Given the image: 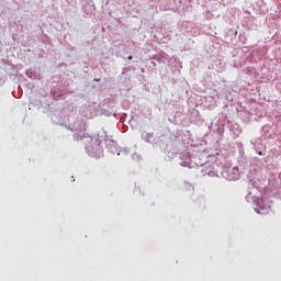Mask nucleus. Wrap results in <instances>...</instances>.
<instances>
[{"instance_id":"1","label":"nucleus","mask_w":281,"mask_h":281,"mask_svg":"<svg viewBox=\"0 0 281 281\" xmlns=\"http://www.w3.org/2000/svg\"><path fill=\"white\" fill-rule=\"evenodd\" d=\"M127 60H133V55H130V56L127 57Z\"/></svg>"},{"instance_id":"3","label":"nucleus","mask_w":281,"mask_h":281,"mask_svg":"<svg viewBox=\"0 0 281 281\" xmlns=\"http://www.w3.org/2000/svg\"><path fill=\"white\" fill-rule=\"evenodd\" d=\"M259 155H262V151H259Z\"/></svg>"},{"instance_id":"2","label":"nucleus","mask_w":281,"mask_h":281,"mask_svg":"<svg viewBox=\"0 0 281 281\" xmlns=\"http://www.w3.org/2000/svg\"><path fill=\"white\" fill-rule=\"evenodd\" d=\"M97 80V82H100V79H95Z\"/></svg>"}]
</instances>
